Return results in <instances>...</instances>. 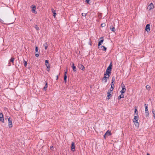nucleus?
I'll return each mask as SVG.
<instances>
[{
	"instance_id": "obj_25",
	"label": "nucleus",
	"mask_w": 155,
	"mask_h": 155,
	"mask_svg": "<svg viewBox=\"0 0 155 155\" xmlns=\"http://www.w3.org/2000/svg\"><path fill=\"white\" fill-rule=\"evenodd\" d=\"M45 86L43 88V89L45 91L46 90V89L47 88L48 86V83L47 82L45 81Z\"/></svg>"
},
{
	"instance_id": "obj_40",
	"label": "nucleus",
	"mask_w": 155,
	"mask_h": 155,
	"mask_svg": "<svg viewBox=\"0 0 155 155\" xmlns=\"http://www.w3.org/2000/svg\"><path fill=\"white\" fill-rule=\"evenodd\" d=\"M89 41H90L89 42V44L91 46L92 45V43H91V39H89Z\"/></svg>"
},
{
	"instance_id": "obj_45",
	"label": "nucleus",
	"mask_w": 155,
	"mask_h": 155,
	"mask_svg": "<svg viewBox=\"0 0 155 155\" xmlns=\"http://www.w3.org/2000/svg\"><path fill=\"white\" fill-rule=\"evenodd\" d=\"M109 77H110V76H106V78H107V79H108L109 78Z\"/></svg>"
},
{
	"instance_id": "obj_47",
	"label": "nucleus",
	"mask_w": 155,
	"mask_h": 155,
	"mask_svg": "<svg viewBox=\"0 0 155 155\" xmlns=\"http://www.w3.org/2000/svg\"><path fill=\"white\" fill-rule=\"evenodd\" d=\"M50 68H47V70L48 71H50Z\"/></svg>"
},
{
	"instance_id": "obj_29",
	"label": "nucleus",
	"mask_w": 155,
	"mask_h": 155,
	"mask_svg": "<svg viewBox=\"0 0 155 155\" xmlns=\"http://www.w3.org/2000/svg\"><path fill=\"white\" fill-rule=\"evenodd\" d=\"M152 111L153 115L154 118H155V110H154L153 109H152Z\"/></svg>"
},
{
	"instance_id": "obj_26",
	"label": "nucleus",
	"mask_w": 155,
	"mask_h": 155,
	"mask_svg": "<svg viewBox=\"0 0 155 155\" xmlns=\"http://www.w3.org/2000/svg\"><path fill=\"white\" fill-rule=\"evenodd\" d=\"M43 45L45 47V49H47L48 46V44L47 43V42H45V44H44Z\"/></svg>"
},
{
	"instance_id": "obj_31",
	"label": "nucleus",
	"mask_w": 155,
	"mask_h": 155,
	"mask_svg": "<svg viewBox=\"0 0 155 155\" xmlns=\"http://www.w3.org/2000/svg\"><path fill=\"white\" fill-rule=\"evenodd\" d=\"M24 63L25 67H26L27 65V62L24 59Z\"/></svg>"
},
{
	"instance_id": "obj_4",
	"label": "nucleus",
	"mask_w": 155,
	"mask_h": 155,
	"mask_svg": "<svg viewBox=\"0 0 155 155\" xmlns=\"http://www.w3.org/2000/svg\"><path fill=\"white\" fill-rule=\"evenodd\" d=\"M15 60V58L13 57H12L11 59L8 61V65L10 66L11 65V62L12 63L13 65H14V61Z\"/></svg>"
},
{
	"instance_id": "obj_24",
	"label": "nucleus",
	"mask_w": 155,
	"mask_h": 155,
	"mask_svg": "<svg viewBox=\"0 0 155 155\" xmlns=\"http://www.w3.org/2000/svg\"><path fill=\"white\" fill-rule=\"evenodd\" d=\"M101 48L103 51H106L107 50V48L104 46H101Z\"/></svg>"
},
{
	"instance_id": "obj_14",
	"label": "nucleus",
	"mask_w": 155,
	"mask_h": 155,
	"mask_svg": "<svg viewBox=\"0 0 155 155\" xmlns=\"http://www.w3.org/2000/svg\"><path fill=\"white\" fill-rule=\"evenodd\" d=\"M107 98L108 100H109L112 96L111 94L110 93V92L108 91L107 93Z\"/></svg>"
},
{
	"instance_id": "obj_9",
	"label": "nucleus",
	"mask_w": 155,
	"mask_h": 155,
	"mask_svg": "<svg viewBox=\"0 0 155 155\" xmlns=\"http://www.w3.org/2000/svg\"><path fill=\"white\" fill-rule=\"evenodd\" d=\"M154 7V5L152 3H151L147 7V9L149 10L152 9Z\"/></svg>"
},
{
	"instance_id": "obj_32",
	"label": "nucleus",
	"mask_w": 155,
	"mask_h": 155,
	"mask_svg": "<svg viewBox=\"0 0 155 155\" xmlns=\"http://www.w3.org/2000/svg\"><path fill=\"white\" fill-rule=\"evenodd\" d=\"M114 82H111V84H110V85H111V87H112H112H114Z\"/></svg>"
},
{
	"instance_id": "obj_35",
	"label": "nucleus",
	"mask_w": 155,
	"mask_h": 155,
	"mask_svg": "<svg viewBox=\"0 0 155 155\" xmlns=\"http://www.w3.org/2000/svg\"><path fill=\"white\" fill-rule=\"evenodd\" d=\"M105 23H102L101 24V27L103 28L105 26Z\"/></svg>"
},
{
	"instance_id": "obj_3",
	"label": "nucleus",
	"mask_w": 155,
	"mask_h": 155,
	"mask_svg": "<svg viewBox=\"0 0 155 155\" xmlns=\"http://www.w3.org/2000/svg\"><path fill=\"white\" fill-rule=\"evenodd\" d=\"M8 125L9 127V128H11L13 126L12 119L10 117H9L8 118Z\"/></svg>"
},
{
	"instance_id": "obj_8",
	"label": "nucleus",
	"mask_w": 155,
	"mask_h": 155,
	"mask_svg": "<svg viewBox=\"0 0 155 155\" xmlns=\"http://www.w3.org/2000/svg\"><path fill=\"white\" fill-rule=\"evenodd\" d=\"M112 66H113V64L112 62H111L110 64H109V65L108 67L107 68V69H106L107 70L109 71L110 72H111V70L112 69Z\"/></svg>"
},
{
	"instance_id": "obj_36",
	"label": "nucleus",
	"mask_w": 155,
	"mask_h": 155,
	"mask_svg": "<svg viewBox=\"0 0 155 155\" xmlns=\"http://www.w3.org/2000/svg\"><path fill=\"white\" fill-rule=\"evenodd\" d=\"M114 88V87H113L112 88V87H111L110 89L109 90H108V91H110V92L111 91H112L113 90Z\"/></svg>"
},
{
	"instance_id": "obj_20",
	"label": "nucleus",
	"mask_w": 155,
	"mask_h": 155,
	"mask_svg": "<svg viewBox=\"0 0 155 155\" xmlns=\"http://www.w3.org/2000/svg\"><path fill=\"white\" fill-rule=\"evenodd\" d=\"M133 122L134 123L135 125V126L137 127H138L139 126V124L138 122V121H134Z\"/></svg>"
},
{
	"instance_id": "obj_12",
	"label": "nucleus",
	"mask_w": 155,
	"mask_h": 155,
	"mask_svg": "<svg viewBox=\"0 0 155 155\" xmlns=\"http://www.w3.org/2000/svg\"><path fill=\"white\" fill-rule=\"evenodd\" d=\"M78 67L80 69H81L83 71H84L85 69V67L82 64H79Z\"/></svg>"
},
{
	"instance_id": "obj_21",
	"label": "nucleus",
	"mask_w": 155,
	"mask_h": 155,
	"mask_svg": "<svg viewBox=\"0 0 155 155\" xmlns=\"http://www.w3.org/2000/svg\"><path fill=\"white\" fill-rule=\"evenodd\" d=\"M110 30L113 32H115L116 31V29L114 27H113V26H111L110 27Z\"/></svg>"
},
{
	"instance_id": "obj_16",
	"label": "nucleus",
	"mask_w": 155,
	"mask_h": 155,
	"mask_svg": "<svg viewBox=\"0 0 155 155\" xmlns=\"http://www.w3.org/2000/svg\"><path fill=\"white\" fill-rule=\"evenodd\" d=\"M105 134L106 135L107 137L111 135L112 134L111 132L109 130H107Z\"/></svg>"
},
{
	"instance_id": "obj_42",
	"label": "nucleus",
	"mask_w": 155,
	"mask_h": 155,
	"mask_svg": "<svg viewBox=\"0 0 155 155\" xmlns=\"http://www.w3.org/2000/svg\"><path fill=\"white\" fill-rule=\"evenodd\" d=\"M3 117V115L2 113H0V117Z\"/></svg>"
},
{
	"instance_id": "obj_41",
	"label": "nucleus",
	"mask_w": 155,
	"mask_h": 155,
	"mask_svg": "<svg viewBox=\"0 0 155 155\" xmlns=\"http://www.w3.org/2000/svg\"><path fill=\"white\" fill-rule=\"evenodd\" d=\"M90 0H86V2L87 4H89Z\"/></svg>"
},
{
	"instance_id": "obj_15",
	"label": "nucleus",
	"mask_w": 155,
	"mask_h": 155,
	"mask_svg": "<svg viewBox=\"0 0 155 155\" xmlns=\"http://www.w3.org/2000/svg\"><path fill=\"white\" fill-rule=\"evenodd\" d=\"M72 68L73 69V71L74 72H77L76 68L75 66H74V64L73 63H72Z\"/></svg>"
},
{
	"instance_id": "obj_30",
	"label": "nucleus",
	"mask_w": 155,
	"mask_h": 155,
	"mask_svg": "<svg viewBox=\"0 0 155 155\" xmlns=\"http://www.w3.org/2000/svg\"><path fill=\"white\" fill-rule=\"evenodd\" d=\"M0 121L2 123H4V118L3 117H0Z\"/></svg>"
},
{
	"instance_id": "obj_34",
	"label": "nucleus",
	"mask_w": 155,
	"mask_h": 155,
	"mask_svg": "<svg viewBox=\"0 0 155 155\" xmlns=\"http://www.w3.org/2000/svg\"><path fill=\"white\" fill-rule=\"evenodd\" d=\"M115 80V77L114 76H113L112 78L111 82H114Z\"/></svg>"
},
{
	"instance_id": "obj_22",
	"label": "nucleus",
	"mask_w": 155,
	"mask_h": 155,
	"mask_svg": "<svg viewBox=\"0 0 155 155\" xmlns=\"http://www.w3.org/2000/svg\"><path fill=\"white\" fill-rule=\"evenodd\" d=\"M107 76L105 75L104 76V77L102 79V80H104V82L106 83L107 81V80L106 78V76Z\"/></svg>"
},
{
	"instance_id": "obj_23",
	"label": "nucleus",
	"mask_w": 155,
	"mask_h": 155,
	"mask_svg": "<svg viewBox=\"0 0 155 155\" xmlns=\"http://www.w3.org/2000/svg\"><path fill=\"white\" fill-rule=\"evenodd\" d=\"M51 11L52 12L53 14V16L55 18V17L56 15V14L55 13V11L53 8H52Z\"/></svg>"
},
{
	"instance_id": "obj_33",
	"label": "nucleus",
	"mask_w": 155,
	"mask_h": 155,
	"mask_svg": "<svg viewBox=\"0 0 155 155\" xmlns=\"http://www.w3.org/2000/svg\"><path fill=\"white\" fill-rule=\"evenodd\" d=\"M35 28L38 31L39 30V27L37 25H36L35 26Z\"/></svg>"
},
{
	"instance_id": "obj_7",
	"label": "nucleus",
	"mask_w": 155,
	"mask_h": 155,
	"mask_svg": "<svg viewBox=\"0 0 155 155\" xmlns=\"http://www.w3.org/2000/svg\"><path fill=\"white\" fill-rule=\"evenodd\" d=\"M75 146L74 143L72 142L71 144V150L72 152H74L75 150Z\"/></svg>"
},
{
	"instance_id": "obj_48",
	"label": "nucleus",
	"mask_w": 155,
	"mask_h": 155,
	"mask_svg": "<svg viewBox=\"0 0 155 155\" xmlns=\"http://www.w3.org/2000/svg\"><path fill=\"white\" fill-rule=\"evenodd\" d=\"M52 148L53 149V147L52 146H51L50 147V149H52Z\"/></svg>"
},
{
	"instance_id": "obj_46",
	"label": "nucleus",
	"mask_w": 155,
	"mask_h": 155,
	"mask_svg": "<svg viewBox=\"0 0 155 155\" xmlns=\"http://www.w3.org/2000/svg\"><path fill=\"white\" fill-rule=\"evenodd\" d=\"M58 75H57V76H56V80H57L58 78Z\"/></svg>"
},
{
	"instance_id": "obj_38",
	"label": "nucleus",
	"mask_w": 155,
	"mask_h": 155,
	"mask_svg": "<svg viewBox=\"0 0 155 155\" xmlns=\"http://www.w3.org/2000/svg\"><path fill=\"white\" fill-rule=\"evenodd\" d=\"M87 13H82L81 14V15L83 16H85V17H86V15H87Z\"/></svg>"
},
{
	"instance_id": "obj_28",
	"label": "nucleus",
	"mask_w": 155,
	"mask_h": 155,
	"mask_svg": "<svg viewBox=\"0 0 155 155\" xmlns=\"http://www.w3.org/2000/svg\"><path fill=\"white\" fill-rule=\"evenodd\" d=\"M67 75H64V82L65 83H66L67 82Z\"/></svg>"
},
{
	"instance_id": "obj_2",
	"label": "nucleus",
	"mask_w": 155,
	"mask_h": 155,
	"mask_svg": "<svg viewBox=\"0 0 155 155\" xmlns=\"http://www.w3.org/2000/svg\"><path fill=\"white\" fill-rule=\"evenodd\" d=\"M121 86L122 88V90L120 91V92L121 93V94H122L125 92L126 91V89L125 88V86L124 84L123 83H122L121 84Z\"/></svg>"
},
{
	"instance_id": "obj_50",
	"label": "nucleus",
	"mask_w": 155,
	"mask_h": 155,
	"mask_svg": "<svg viewBox=\"0 0 155 155\" xmlns=\"http://www.w3.org/2000/svg\"><path fill=\"white\" fill-rule=\"evenodd\" d=\"M147 155H150L149 153H147Z\"/></svg>"
},
{
	"instance_id": "obj_27",
	"label": "nucleus",
	"mask_w": 155,
	"mask_h": 155,
	"mask_svg": "<svg viewBox=\"0 0 155 155\" xmlns=\"http://www.w3.org/2000/svg\"><path fill=\"white\" fill-rule=\"evenodd\" d=\"M146 88L148 90V91H149L150 90V89L151 87L150 85H147L146 86Z\"/></svg>"
},
{
	"instance_id": "obj_39",
	"label": "nucleus",
	"mask_w": 155,
	"mask_h": 155,
	"mask_svg": "<svg viewBox=\"0 0 155 155\" xmlns=\"http://www.w3.org/2000/svg\"><path fill=\"white\" fill-rule=\"evenodd\" d=\"M38 47L36 46L35 48V51L36 52H38Z\"/></svg>"
},
{
	"instance_id": "obj_17",
	"label": "nucleus",
	"mask_w": 155,
	"mask_h": 155,
	"mask_svg": "<svg viewBox=\"0 0 155 155\" xmlns=\"http://www.w3.org/2000/svg\"><path fill=\"white\" fill-rule=\"evenodd\" d=\"M139 119V118L137 116H134V118L133 119V122L137 121Z\"/></svg>"
},
{
	"instance_id": "obj_37",
	"label": "nucleus",
	"mask_w": 155,
	"mask_h": 155,
	"mask_svg": "<svg viewBox=\"0 0 155 155\" xmlns=\"http://www.w3.org/2000/svg\"><path fill=\"white\" fill-rule=\"evenodd\" d=\"M67 69H66V70H64V75H67Z\"/></svg>"
},
{
	"instance_id": "obj_43",
	"label": "nucleus",
	"mask_w": 155,
	"mask_h": 155,
	"mask_svg": "<svg viewBox=\"0 0 155 155\" xmlns=\"http://www.w3.org/2000/svg\"><path fill=\"white\" fill-rule=\"evenodd\" d=\"M35 56L36 57H38L39 56V54H35Z\"/></svg>"
},
{
	"instance_id": "obj_18",
	"label": "nucleus",
	"mask_w": 155,
	"mask_h": 155,
	"mask_svg": "<svg viewBox=\"0 0 155 155\" xmlns=\"http://www.w3.org/2000/svg\"><path fill=\"white\" fill-rule=\"evenodd\" d=\"M124 95L123 94L120 95L118 97L117 99L118 100H120L121 98H124Z\"/></svg>"
},
{
	"instance_id": "obj_44",
	"label": "nucleus",
	"mask_w": 155,
	"mask_h": 155,
	"mask_svg": "<svg viewBox=\"0 0 155 155\" xmlns=\"http://www.w3.org/2000/svg\"><path fill=\"white\" fill-rule=\"evenodd\" d=\"M106 137H107L106 135H105V134H104V138L105 139H106Z\"/></svg>"
},
{
	"instance_id": "obj_11",
	"label": "nucleus",
	"mask_w": 155,
	"mask_h": 155,
	"mask_svg": "<svg viewBox=\"0 0 155 155\" xmlns=\"http://www.w3.org/2000/svg\"><path fill=\"white\" fill-rule=\"evenodd\" d=\"M150 30V24H147L146 25L145 27V31L148 32Z\"/></svg>"
},
{
	"instance_id": "obj_10",
	"label": "nucleus",
	"mask_w": 155,
	"mask_h": 155,
	"mask_svg": "<svg viewBox=\"0 0 155 155\" xmlns=\"http://www.w3.org/2000/svg\"><path fill=\"white\" fill-rule=\"evenodd\" d=\"M45 64L47 68H50V65L48 60H45Z\"/></svg>"
},
{
	"instance_id": "obj_5",
	"label": "nucleus",
	"mask_w": 155,
	"mask_h": 155,
	"mask_svg": "<svg viewBox=\"0 0 155 155\" xmlns=\"http://www.w3.org/2000/svg\"><path fill=\"white\" fill-rule=\"evenodd\" d=\"M100 40L99 41L98 43V47L99 48H100V46L101 45V44L104 41V40L103 37H101L100 38Z\"/></svg>"
},
{
	"instance_id": "obj_1",
	"label": "nucleus",
	"mask_w": 155,
	"mask_h": 155,
	"mask_svg": "<svg viewBox=\"0 0 155 155\" xmlns=\"http://www.w3.org/2000/svg\"><path fill=\"white\" fill-rule=\"evenodd\" d=\"M144 106H145V115L146 117H148L149 115V113L148 110V104H144Z\"/></svg>"
},
{
	"instance_id": "obj_6",
	"label": "nucleus",
	"mask_w": 155,
	"mask_h": 155,
	"mask_svg": "<svg viewBox=\"0 0 155 155\" xmlns=\"http://www.w3.org/2000/svg\"><path fill=\"white\" fill-rule=\"evenodd\" d=\"M31 8H32L31 10L32 12L35 14H37V12L35 11L36 6L35 5H33L31 6Z\"/></svg>"
},
{
	"instance_id": "obj_49",
	"label": "nucleus",
	"mask_w": 155,
	"mask_h": 155,
	"mask_svg": "<svg viewBox=\"0 0 155 155\" xmlns=\"http://www.w3.org/2000/svg\"><path fill=\"white\" fill-rule=\"evenodd\" d=\"M3 21L0 18V22Z\"/></svg>"
},
{
	"instance_id": "obj_19",
	"label": "nucleus",
	"mask_w": 155,
	"mask_h": 155,
	"mask_svg": "<svg viewBox=\"0 0 155 155\" xmlns=\"http://www.w3.org/2000/svg\"><path fill=\"white\" fill-rule=\"evenodd\" d=\"M134 108V114H136L137 116L138 114V112L137 110V107L136 106Z\"/></svg>"
},
{
	"instance_id": "obj_13",
	"label": "nucleus",
	"mask_w": 155,
	"mask_h": 155,
	"mask_svg": "<svg viewBox=\"0 0 155 155\" xmlns=\"http://www.w3.org/2000/svg\"><path fill=\"white\" fill-rule=\"evenodd\" d=\"M111 72L106 70L105 72L104 73V76H110L111 74Z\"/></svg>"
}]
</instances>
